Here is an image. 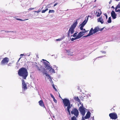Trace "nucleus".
Listing matches in <instances>:
<instances>
[{
	"instance_id": "5fc2aeb1",
	"label": "nucleus",
	"mask_w": 120,
	"mask_h": 120,
	"mask_svg": "<svg viewBox=\"0 0 120 120\" xmlns=\"http://www.w3.org/2000/svg\"><path fill=\"white\" fill-rule=\"evenodd\" d=\"M112 8H113L114 9V7L113 6H112Z\"/></svg>"
},
{
	"instance_id": "9d476101",
	"label": "nucleus",
	"mask_w": 120,
	"mask_h": 120,
	"mask_svg": "<svg viewBox=\"0 0 120 120\" xmlns=\"http://www.w3.org/2000/svg\"><path fill=\"white\" fill-rule=\"evenodd\" d=\"M111 14V16L113 19H115L116 18V14L114 11H112Z\"/></svg>"
},
{
	"instance_id": "3c124183",
	"label": "nucleus",
	"mask_w": 120,
	"mask_h": 120,
	"mask_svg": "<svg viewBox=\"0 0 120 120\" xmlns=\"http://www.w3.org/2000/svg\"><path fill=\"white\" fill-rule=\"evenodd\" d=\"M79 98H81V99H83V97L82 96H80V97H79Z\"/></svg>"
},
{
	"instance_id": "cd10ccee",
	"label": "nucleus",
	"mask_w": 120,
	"mask_h": 120,
	"mask_svg": "<svg viewBox=\"0 0 120 120\" xmlns=\"http://www.w3.org/2000/svg\"><path fill=\"white\" fill-rule=\"evenodd\" d=\"M52 86L53 88L54 89H55V90L56 91H57V90L56 89V87H55V85L54 84H53L52 85Z\"/></svg>"
},
{
	"instance_id": "2f4dec72",
	"label": "nucleus",
	"mask_w": 120,
	"mask_h": 120,
	"mask_svg": "<svg viewBox=\"0 0 120 120\" xmlns=\"http://www.w3.org/2000/svg\"><path fill=\"white\" fill-rule=\"evenodd\" d=\"M77 39L76 38H76H72V39H71V40L72 41H74V40Z\"/></svg>"
},
{
	"instance_id": "13d9d810",
	"label": "nucleus",
	"mask_w": 120,
	"mask_h": 120,
	"mask_svg": "<svg viewBox=\"0 0 120 120\" xmlns=\"http://www.w3.org/2000/svg\"><path fill=\"white\" fill-rule=\"evenodd\" d=\"M42 60L43 61H45V60H44L43 59H42Z\"/></svg>"
},
{
	"instance_id": "8fccbe9b",
	"label": "nucleus",
	"mask_w": 120,
	"mask_h": 120,
	"mask_svg": "<svg viewBox=\"0 0 120 120\" xmlns=\"http://www.w3.org/2000/svg\"><path fill=\"white\" fill-rule=\"evenodd\" d=\"M118 8H120V5H119V4H118Z\"/></svg>"
},
{
	"instance_id": "f03ea898",
	"label": "nucleus",
	"mask_w": 120,
	"mask_h": 120,
	"mask_svg": "<svg viewBox=\"0 0 120 120\" xmlns=\"http://www.w3.org/2000/svg\"><path fill=\"white\" fill-rule=\"evenodd\" d=\"M103 29L104 28H103L100 29L98 26L95 27L94 30H93L92 28L89 31V33L86 36H84V37H87L93 35V34H94L98 31H101L103 30Z\"/></svg>"
},
{
	"instance_id": "4c0bfd02",
	"label": "nucleus",
	"mask_w": 120,
	"mask_h": 120,
	"mask_svg": "<svg viewBox=\"0 0 120 120\" xmlns=\"http://www.w3.org/2000/svg\"><path fill=\"white\" fill-rule=\"evenodd\" d=\"M53 99V100L54 101L55 103H56L57 102V101L55 99V98Z\"/></svg>"
},
{
	"instance_id": "58836bf2",
	"label": "nucleus",
	"mask_w": 120,
	"mask_h": 120,
	"mask_svg": "<svg viewBox=\"0 0 120 120\" xmlns=\"http://www.w3.org/2000/svg\"><path fill=\"white\" fill-rule=\"evenodd\" d=\"M23 54H21L20 55V57L19 58V60L22 57V56L23 55H24Z\"/></svg>"
},
{
	"instance_id": "b1692460",
	"label": "nucleus",
	"mask_w": 120,
	"mask_h": 120,
	"mask_svg": "<svg viewBox=\"0 0 120 120\" xmlns=\"http://www.w3.org/2000/svg\"><path fill=\"white\" fill-rule=\"evenodd\" d=\"M55 12V11L54 10H50L49 12V13H54Z\"/></svg>"
},
{
	"instance_id": "6ab92c4d",
	"label": "nucleus",
	"mask_w": 120,
	"mask_h": 120,
	"mask_svg": "<svg viewBox=\"0 0 120 120\" xmlns=\"http://www.w3.org/2000/svg\"><path fill=\"white\" fill-rule=\"evenodd\" d=\"M85 25H84V24H83L82 23H81L80 24V29L81 30H83V27Z\"/></svg>"
},
{
	"instance_id": "393cba45",
	"label": "nucleus",
	"mask_w": 120,
	"mask_h": 120,
	"mask_svg": "<svg viewBox=\"0 0 120 120\" xmlns=\"http://www.w3.org/2000/svg\"><path fill=\"white\" fill-rule=\"evenodd\" d=\"M76 117L75 116H73L71 118V120H77Z\"/></svg>"
},
{
	"instance_id": "49530a36",
	"label": "nucleus",
	"mask_w": 120,
	"mask_h": 120,
	"mask_svg": "<svg viewBox=\"0 0 120 120\" xmlns=\"http://www.w3.org/2000/svg\"><path fill=\"white\" fill-rule=\"evenodd\" d=\"M120 11V9H119L118 10H117L116 11V12H118Z\"/></svg>"
},
{
	"instance_id": "680f3d73",
	"label": "nucleus",
	"mask_w": 120,
	"mask_h": 120,
	"mask_svg": "<svg viewBox=\"0 0 120 120\" xmlns=\"http://www.w3.org/2000/svg\"><path fill=\"white\" fill-rule=\"evenodd\" d=\"M4 31V30H1V31Z\"/></svg>"
},
{
	"instance_id": "412c9836",
	"label": "nucleus",
	"mask_w": 120,
	"mask_h": 120,
	"mask_svg": "<svg viewBox=\"0 0 120 120\" xmlns=\"http://www.w3.org/2000/svg\"><path fill=\"white\" fill-rule=\"evenodd\" d=\"M15 19L16 20H19V21H25L26 20H28V19H25L24 20H22V19H18V18H16Z\"/></svg>"
},
{
	"instance_id": "a19ab883",
	"label": "nucleus",
	"mask_w": 120,
	"mask_h": 120,
	"mask_svg": "<svg viewBox=\"0 0 120 120\" xmlns=\"http://www.w3.org/2000/svg\"><path fill=\"white\" fill-rule=\"evenodd\" d=\"M104 15H105V16H106V19H107V16L106 14V13L105 14H104Z\"/></svg>"
},
{
	"instance_id": "bb28decb",
	"label": "nucleus",
	"mask_w": 120,
	"mask_h": 120,
	"mask_svg": "<svg viewBox=\"0 0 120 120\" xmlns=\"http://www.w3.org/2000/svg\"><path fill=\"white\" fill-rule=\"evenodd\" d=\"M70 108H68L67 109V110L68 112L69 115H71V113H70Z\"/></svg>"
},
{
	"instance_id": "09e8293b",
	"label": "nucleus",
	"mask_w": 120,
	"mask_h": 120,
	"mask_svg": "<svg viewBox=\"0 0 120 120\" xmlns=\"http://www.w3.org/2000/svg\"><path fill=\"white\" fill-rule=\"evenodd\" d=\"M77 87H78V90H81V89L80 88V87L79 86H77Z\"/></svg>"
},
{
	"instance_id": "39448f33",
	"label": "nucleus",
	"mask_w": 120,
	"mask_h": 120,
	"mask_svg": "<svg viewBox=\"0 0 120 120\" xmlns=\"http://www.w3.org/2000/svg\"><path fill=\"white\" fill-rule=\"evenodd\" d=\"M81 105L79 107V110L82 115L84 116L86 112L85 109H86L83 106L82 104H81Z\"/></svg>"
},
{
	"instance_id": "2eb2a0df",
	"label": "nucleus",
	"mask_w": 120,
	"mask_h": 120,
	"mask_svg": "<svg viewBox=\"0 0 120 120\" xmlns=\"http://www.w3.org/2000/svg\"><path fill=\"white\" fill-rule=\"evenodd\" d=\"M44 71H42V73L43 75H45L47 77H50V76L49 75L47 74V72L45 71V69H43Z\"/></svg>"
},
{
	"instance_id": "7c9ffc66",
	"label": "nucleus",
	"mask_w": 120,
	"mask_h": 120,
	"mask_svg": "<svg viewBox=\"0 0 120 120\" xmlns=\"http://www.w3.org/2000/svg\"><path fill=\"white\" fill-rule=\"evenodd\" d=\"M37 70L39 71H41V69H40L38 66H37Z\"/></svg>"
},
{
	"instance_id": "5701e85b",
	"label": "nucleus",
	"mask_w": 120,
	"mask_h": 120,
	"mask_svg": "<svg viewBox=\"0 0 120 120\" xmlns=\"http://www.w3.org/2000/svg\"><path fill=\"white\" fill-rule=\"evenodd\" d=\"M107 22L109 23H110L112 21L111 17H109L108 20L107 21Z\"/></svg>"
},
{
	"instance_id": "4468645a",
	"label": "nucleus",
	"mask_w": 120,
	"mask_h": 120,
	"mask_svg": "<svg viewBox=\"0 0 120 120\" xmlns=\"http://www.w3.org/2000/svg\"><path fill=\"white\" fill-rule=\"evenodd\" d=\"M90 113L89 112H88L87 113L85 117V119H87L89 118L90 117Z\"/></svg>"
},
{
	"instance_id": "c756f323",
	"label": "nucleus",
	"mask_w": 120,
	"mask_h": 120,
	"mask_svg": "<svg viewBox=\"0 0 120 120\" xmlns=\"http://www.w3.org/2000/svg\"><path fill=\"white\" fill-rule=\"evenodd\" d=\"M77 33H74V34L72 36L74 37H76L77 35Z\"/></svg>"
},
{
	"instance_id": "a211bd4d",
	"label": "nucleus",
	"mask_w": 120,
	"mask_h": 120,
	"mask_svg": "<svg viewBox=\"0 0 120 120\" xmlns=\"http://www.w3.org/2000/svg\"><path fill=\"white\" fill-rule=\"evenodd\" d=\"M98 21H99L101 24H102L104 22V21L101 17H100L99 19H98Z\"/></svg>"
},
{
	"instance_id": "473e14b6",
	"label": "nucleus",
	"mask_w": 120,
	"mask_h": 120,
	"mask_svg": "<svg viewBox=\"0 0 120 120\" xmlns=\"http://www.w3.org/2000/svg\"><path fill=\"white\" fill-rule=\"evenodd\" d=\"M34 9V8H29L28 10L29 11H30L31 10H33V9Z\"/></svg>"
},
{
	"instance_id": "864d4df0",
	"label": "nucleus",
	"mask_w": 120,
	"mask_h": 120,
	"mask_svg": "<svg viewBox=\"0 0 120 120\" xmlns=\"http://www.w3.org/2000/svg\"><path fill=\"white\" fill-rule=\"evenodd\" d=\"M112 2V1L111 0H110V2H109V4H110Z\"/></svg>"
},
{
	"instance_id": "1a4fd4ad",
	"label": "nucleus",
	"mask_w": 120,
	"mask_h": 120,
	"mask_svg": "<svg viewBox=\"0 0 120 120\" xmlns=\"http://www.w3.org/2000/svg\"><path fill=\"white\" fill-rule=\"evenodd\" d=\"M22 88L23 90H24V91H25V90H26L27 89V85L26 84L24 80L23 79H22Z\"/></svg>"
},
{
	"instance_id": "423d86ee",
	"label": "nucleus",
	"mask_w": 120,
	"mask_h": 120,
	"mask_svg": "<svg viewBox=\"0 0 120 120\" xmlns=\"http://www.w3.org/2000/svg\"><path fill=\"white\" fill-rule=\"evenodd\" d=\"M72 114H74L77 118L79 115V112L78 110L75 108H73L71 112Z\"/></svg>"
},
{
	"instance_id": "c85d7f7f",
	"label": "nucleus",
	"mask_w": 120,
	"mask_h": 120,
	"mask_svg": "<svg viewBox=\"0 0 120 120\" xmlns=\"http://www.w3.org/2000/svg\"><path fill=\"white\" fill-rule=\"evenodd\" d=\"M87 23L86 21H85V20L82 23L84 24L85 25Z\"/></svg>"
},
{
	"instance_id": "052dcab7",
	"label": "nucleus",
	"mask_w": 120,
	"mask_h": 120,
	"mask_svg": "<svg viewBox=\"0 0 120 120\" xmlns=\"http://www.w3.org/2000/svg\"><path fill=\"white\" fill-rule=\"evenodd\" d=\"M96 0H95L94 1V2H96Z\"/></svg>"
},
{
	"instance_id": "7ed1b4c3",
	"label": "nucleus",
	"mask_w": 120,
	"mask_h": 120,
	"mask_svg": "<svg viewBox=\"0 0 120 120\" xmlns=\"http://www.w3.org/2000/svg\"><path fill=\"white\" fill-rule=\"evenodd\" d=\"M77 24V22L76 21L75 22L73 23V24L71 26V27L69 29L68 33V37L70 36V33L71 34H73L74 32V29L75 28Z\"/></svg>"
},
{
	"instance_id": "72a5a7b5",
	"label": "nucleus",
	"mask_w": 120,
	"mask_h": 120,
	"mask_svg": "<svg viewBox=\"0 0 120 120\" xmlns=\"http://www.w3.org/2000/svg\"><path fill=\"white\" fill-rule=\"evenodd\" d=\"M64 37L63 38H59L58 39H57L56 40H57V41H60V40H62L64 38Z\"/></svg>"
},
{
	"instance_id": "79ce46f5",
	"label": "nucleus",
	"mask_w": 120,
	"mask_h": 120,
	"mask_svg": "<svg viewBox=\"0 0 120 120\" xmlns=\"http://www.w3.org/2000/svg\"><path fill=\"white\" fill-rule=\"evenodd\" d=\"M58 4V3H56V4H55L53 6L54 7H55L56 6V5H57Z\"/></svg>"
},
{
	"instance_id": "9b49d317",
	"label": "nucleus",
	"mask_w": 120,
	"mask_h": 120,
	"mask_svg": "<svg viewBox=\"0 0 120 120\" xmlns=\"http://www.w3.org/2000/svg\"><path fill=\"white\" fill-rule=\"evenodd\" d=\"M48 62L46 60H45V61L43 62V65H44V67L45 68L46 67L48 68V67L50 66V65L48 64Z\"/></svg>"
},
{
	"instance_id": "bf43d9fd",
	"label": "nucleus",
	"mask_w": 120,
	"mask_h": 120,
	"mask_svg": "<svg viewBox=\"0 0 120 120\" xmlns=\"http://www.w3.org/2000/svg\"><path fill=\"white\" fill-rule=\"evenodd\" d=\"M38 11H39V12L41 11V10H39Z\"/></svg>"
},
{
	"instance_id": "c9c22d12",
	"label": "nucleus",
	"mask_w": 120,
	"mask_h": 120,
	"mask_svg": "<svg viewBox=\"0 0 120 120\" xmlns=\"http://www.w3.org/2000/svg\"><path fill=\"white\" fill-rule=\"evenodd\" d=\"M12 64V63H9L8 64V66H11Z\"/></svg>"
},
{
	"instance_id": "aec40b11",
	"label": "nucleus",
	"mask_w": 120,
	"mask_h": 120,
	"mask_svg": "<svg viewBox=\"0 0 120 120\" xmlns=\"http://www.w3.org/2000/svg\"><path fill=\"white\" fill-rule=\"evenodd\" d=\"M82 37V35H81L79 33L77 35L76 38L77 39H79Z\"/></svg>"
},
{
	"instance_id": "f704fd0d",
	"label": "nucleus",
	"mask_w": 120,
	"mask_h": 120,
	"mask_svg": "<svg viewBox=\"0 0 120 120\" xmlns=\"http://www.w3.org/2000/svg\"><path fill=\"white\" fill-rule=\"evenodd\" d=\"M118 5L115 8V11L116 12V11L117 10V9L118 8H118Z\"/></svg>"
},
{
	"instance_id": "4d7b16f0",
	"label": "nucleus",
	"mask_w": 120,
	"mask_h": 120,
	"mask_svg": "<svg viewBox=\"0 0 120 120\" xmlns=\"http://www.w3.org/2000/svg\"><path fill=\"white\" fill-rule=\"evenodd\" d=\"M84 30V31H85V29H83V30Z\"/></svg>"
},
{
	"instance_id": "f8f14e48",
	"label": "nucleus",
	"mask_w": 120,
	"mask_h": 120,
	"mask_svg": "<svg viewBox=\"0 0 120 120\" xmlns=\"http://www.w3.org/2000/svg\"><path fill=\"white\" fill-rule=\"evenodd\" d=\"M46 69L47 70H49V71H50L51 73L54 72V71L53 69L52 68L49 66L48 68H47Z\"/></svg>"
},
{
	"instance_id": "6e6d98bb",
	"label": "nucleus",
	"mask_w": 120,
	"mask_h": 120,
	"mask_svg": "<svg viewBox=\"0 0 120 120\" xmlns=\"http://www.w3.org/2000/svg\"><path fill=\"white\" fill-rule=\"evenodd\" d=\"M88 31V30H86V31L85 30V31H86V32H87Z\"/></svg>"
},
{
	"instance_id": "f257e3e1",
	"label": "nucleus",
	"mask_w": 120,
	"mask_h": 120,
	"mask_svg": "<svg viewBox=\"0 0 120 120\" xmlns=\"http://www.w3.org/2000/svg\"><path fill=\"white\" fill-rule=\"evenodd\" d=\"M18 74L19 76H21L24 79H26L28 75V72L27 69L25 68L22 67L18 71Z\"/></svg>"
},
{
	"instance_id": "c03bdc74",
	"label": "nucleus",
	"mask_w": 120,
	"mask_h": 120,
	"mask_svg": "<svg viewBox=\"0 0 120 120\" xmlns=\"http://www.w3.org/2000/svg\"><path fill=\"white\" fill-rule=\"evenodd\" d=\"M89 16H88L87 18L86 21V19L85 20V21H86L87 22V21H88V17H89Z\"/></svg>"
},
{
	"instance_id": "a878e982",
	"label": "nucleus",
	"mask_w": 120,
	"mask_h": 120,
	"mask_svg": "<svg viewBox=\"0 0 120 120\" xmlns=\"http://www.w3.org/2000/svg\"><path fill=\"white\" fill-rule=\"evenodd\" d=\"M48 10V9L47 8L45 10H42L41 11V12L42 13H45V11H47V10Z\"/></svg>"
},
{
	"instance_id": "ea45409f",
	"label": "nucleus",
	"mask_w": 120,
	"mask_h": 120,
	"mask_svg": "<svg viewBox=\"0 0 120 120\" xmlns=\"http://www.w3.org/2000/svg\"><path fill=\"white\" fill-rule=\"evenodd\" d=\"M101 52L102 53H106V52L104 51H101Z\"/></svg>"
},
{
	"instance_id": "4be33fe9",
	"label": "nucleus",
	"mask_w": 120,
	"mask_h": 120,
	"mask_svg": "<svg viewBox=\"0 0 120 120\" xmlns=\"http://www.w3.org/2000/svg\"><path fill=\"white\" fill-rule=\"evenodd\" d=\"M82 36L84 35V34L86 33V31H81L79 33Z\"/></svg>"
},
{
	"instance_id": "a18cd8bd",
	"label": "nucleus",
	"mask_w": 120,
	"mask_h": 120,
	"mask_svg": "<svg viewBox=\"0 0 120 120\" xmlns=\"http://www.w3.org/2000/svg\"><path fill=\"white\" fill-rule=\"evenodd\" d=\"M34 12H36L37 13H39V11H34Z\"/></svg>"
},
{
	"instance_id": "de8ad7c7",
	"label": "nucleus",
	"mask_w": 120,
	"mask_h": 120,
	"mask_svg": "<svg viewBox=\"0 0 120 120\" xmlns=\"http://www.w3.org/2000/svg\"><path fill=\"white\" fill-rule=\"evenodd\" d=\"M85 118L82 117V120H85Z\"/></svg>"
},
{
	"instance_id": "0eeeda50",
	"label": "nucleus",
	"mask_w": 120,
	"mask_h": 120,
	"mask_svg": "<svg viewBox=\"0 0 120 120\" xmlns=\"http://www.w3.org/2000/svg\"><path fill=\"white\" fill-rule=\"evenodd\" d=\"M9 61V59L7 57H5L3 58L0 64L2 65L7 64Z\"/></svg>"
},
{
	"instance_id": "6e6552de",
	"label": "nucleus",
	"mask_w": 120,
	"mask_h": 120,
	"mask_svg": "<svg viewBox=\"0 0 120 120\" xmlns=\"http://www.w3.org/2000/svg\"><path fill=\"white\" fill-rule=\"evenodd\" d=\"M109 116L111 119L115 120L118 118L117 115L115 113H110L109 114Z\"/></svg>"
},
{
	"instance_id": "603ef678",
	"label": "nucleus",
	"mask_w": 120,
	"mask_h": 120,
	"mask_svg": "<svg viewBox=\"0 0 120 120\" xmlns=\"http://www.w3.org/2000/svg\"><path fill=\"white\" fill-rule=\"evenodd\" d=\"M102 57V56H99V57H97V58H101V57Z\"/></svg>"
},
{
	"instance_id": "e433bc0d",
	"label": "nucleus",
	"mask_w": 120,
	"mask_h": 120,
	"mask_svg": "<svg viewBox=\"0 0 120 120\" xmlns=\"http://www.w3.org/2000/svg\"><path fill=\"white\" fill-rule=\"evenodd\" d=\"M50 95L51 96V97L53 99L54 98V96H53L51 94H50Z\"/></svg>"
},
{
	"instance_id": "f3484780",
	"label": "nucleus",
	"mask_w": 120,
	"mask_h": 120,
	"mask_svg": "<svg viewBox=\"0 0 120 120\" xmlns=\"http://www.w3.org/2000/svg\"><path fill=\"white\" fill-rule=\"evenodd\" d=\"M74 99L75 101H77L79 102H80V100L79 98L78 97H76L75 96L74 97Z\"/></svg>"
},
{
	"instance_id": "dca6fc26",
	"label": "nucleus",
	"mask_w": 120,
	"mask_h": 120,
	"mask_svg": "<svg viewBox=\"0 0 120 120\" xmlns=\"http://www.w3.org/2000/svg\"><path fill=\"white\" fill-rule=\"evenodd\" d=\"M101 13V12L100 10H99L97 11H96L97 16L99 17L100 16Z\"/></svg>"
},
{
	"instance_id": "ddd939ff",
	"label": "nucleus",
	"mask_w": 120,
	"mask_h": 120,
	"mask_svg": "<svg viewBox=\"0 0 120 120\" xmlns=\"http://www.w3.org/2000/svg\"><path fill=\"white\" fill-rule=\"evenodd\" d=\"M38 103L39 104V105L43 107L44 108H45L44 104L43 101L42 100L39 101Z\"/></svg>"
},
{
	"instance_id": "37998d69",
	"label": "nucleus",
	"mask_w": 120,
	"mask_h": 120,
	"mask_svg": "<svg viewBox=\"0 0 120 120\" xmlns=\"http://www.w3.org/2000/svg\"><path fill=\"white\" fill-rule=\"evenodd\" d=\"M5 31V32H6V33H9V32H12L11 31Z\"/></svg>"
},
{
	"instance_id": "20e7f679",
	"label": "nucleus",
	"mask_w": 120,
	"mask_h": 120,
	"mask_svg": "<svg viewBox=\"0 0 120 120\" xmlns=\"http://www.w3.org/2000/svg\"><path fill=\"white\" fill-rule=\"evenodd\" d=\"M63 102L64 104V107L67 106V109L70 108L71 107L70 106L71 104L70 101L68 99L65 98L62 99Z\"/></svg>"
}]
</instances>
